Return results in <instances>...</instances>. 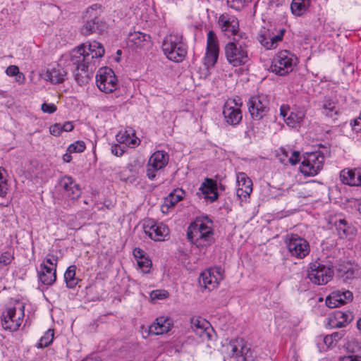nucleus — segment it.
<instances>
[{
	"mask_svg": "<svg viewBox=\"0 0 361 361\" xmlns=\"http://www.w3.org/2000/svg\"><path fill=\"white\" fill-rule=\"evenodd\" d=\"M103 45L97 41L82 44L75 48L71 53V62L73 66V76L80 85L88 82L98 60L104 54Z\"/></svg>",
	"mask_w": 361,
	"mask_h": 361,
	"instance_id": "nucleus-1",
	"label": "nucleus"
},
{
	"mask_svg": "<svg viewBox=\"0 0 361 361\" xmlns=\"http://www.w3.org/2000/svg\"><path fill=\"white\" fill-rule=\"evenodd\" d=\"M187 237L191 244L200 250H205L214 242L212 221L208 216L197 218L188 226Z\"/></svg>",
	"mask_w": 361,
	"mask_h": 361,
	"instance_id": "nucleus-2",
	"label": "nucleus"
},
{
	"mask_svg": "<svg viewBox=\"0 0 361 361\" xmlns=\"http://www.w3.org/2000/svg\"><path fill=\"white\" fill-rule=\"evenodd\" d=\"M224 51L227 62L232 67L243 66L250 61L247 46L236 37L226 44Z\"/></svg>",
	"mask_w": 361,
	"mask_h": 361,
	"instance_id": "nucleus-3",
	"label": "nucleus"
},
{
	"mask_svg": "<svg viewBox=\"0 0 361 361\" xmlns=\"http://www.w3.org/2000/svg\"><path fill=\"white\" fill-rule=\"evenodd\" d=\"M329 154V149L326 147L317 151L307 152L300 166V172L305 176H316L322 169L325 157Z\"/></svg>",
	"mask_w": 361,
	"mask_h": 361,
	"instance_id": "nucleus-4",
	"label": "nucleus"
},
{
	"mask_svg": "<svg viewBox=\"0 0 361 361\" xmlns=\"http://www.w3.org/2000/svg\"><path fill=\"white\" fill-rule=\"evenodd\" d=\"M161 47L164 55L174 62L183 61L187 54V46L183 41L182 35L178 34L166 36Z\"/></svg>",
	"mask_w": 361,
	"mask_h": 361,
	"instance_id": "nucleus-5",
	"label": "nucleus"
},
{
	"mask_svg": "<svg viewBox=\"0 0 361 361\" xmlns=\"http://www.w3.org/2000/svg\"><path fill=\"white\" fill-rule=\"evenodd\" d=\"M25 316V305L16 301L13 305L8 306L1 316V326L11 332L16 331L20 326Z\"/></svg>",
	"mask_w": 361,
	"mask_h": 361,
	"instance_id": "nucleus-6",
	"label": "nucleus"
},
{
	"mask_svg": "<svg viewBox=\"0 0 361 361\" xmlns=\"http://www.w3.org/2000/svg\"><path fill=\"white\" fill-rule=\"evenodd\" d=\"M334 274L333 265L331 263H324L317 259L309 264L307 278L314 285L326 284L333 279Z\"/></svg>",
	"mask_w": 361,
	"mask_h": 361,
	"instance_id": "nucleus-7",
	"label": "nucleus"
},
{
	"mask_svg": "<svg viewBox=\"0 0 361 361\" xmlns=\"http://www.w3.org/2000/svg\"><path fill=\"white\" fill-rule=\"evenodd\" d=\"M297 61V57L290 51L282 50L273 59L270 70L279 75H286L293 71Z\"/></svg>",
	"mask_w": 361,
	"mask_h": 361,
	"instance_id": "nucleus-8",
	"label": "nucleus"
},
{
	"mask_svg": "<svg viewBox=\"0 0 361 361\" xmlns=\"http://www.w3.org/2000/svg\"><path fill=\"white\" fill-rule=\"evenodd\" d=\"M285 243L290 256L298 259L306 257L310 252L309 242L296 233L286 236Z\"/></svg>",
	"mask_w": 361,
	"mask_h": 361,
	"instance_id": "nucleus-9",
	"label": "nucleus"
},
{
	"mask_svg": "<svg viewBox=\"0 0 361 361\" xmlns=\"http://www.w3.org/2000/svg\"><path fill=\"white\" fill-rule=\"evenodd\" d=\"M169 156L164 150H157L154 152L149 157L146 165V176L154 180L169 163Z\"/></svg>",
	"mask_w": 361,
	"mask_h": 361,
	"instance_id": "nucleus-10",
	"label": "nucleus"
},
{
	"mask_svg": "<svg viewBox=\"0 0 361 361\" xmlns=\"http://www.w3.org/2000/svg\"><path fill=\"white\" fill-rule=\"evenodd\" d=\"M217 27L221 32L228 37L239 36L243 38L244 33H240L239 20L238 18L229 13H223L217 18Z\"/></svg>",
	"mask_w": 361,
	"mask_h": 361,
	"instance_id": "nucleus-11",
	"label": "nucleus"
},
{
	"mask_svg": "<svg viewBox=\"0 0 361 361\" xmlns=\"http://www.w3.org/2000/svg\"><path fill=\"white\" fill-rule=\"evenodd\" d=\"M336 270L339 280L347 284H352L354 281L360 279L361 274L358 264L348 260L340 261Z\"/></svg>",
	"mask_w": 361,
	"mask_h": 361,
	"instance_id": "nucleus-12",
	"label": "nucleus"
},
{
	"mask_svg": "<svg viewBox=\"0 0 361 361\" xmlns=\"http://www.w3.org/2000/svg\"><path fill=\"white\" fill-rule=\"evenodd\" d=\"M96 83L103 92L111 93L118 87V79L114 71L109 67L99 69L96 75Z\"/></svg>",
	"mask_w": 361,
	"mask_h": 361,
	"instance_id": "nucleus-13",
	"label": "nucleus"
},
{
	"mask_svg": "<svg viewBox=\"0 0 361 361\" xmlns=\"http://www.w3.org/2000/svg\"><path fill=\"white\" fill-rule=\"evenodd\" d=\"M232 356L237 361H258L257 353L251 349L243 338H236L229 343Z\"/></svg>",
	"mask_w": 361,
	"mask_h": 361,
	"instance_id": "nucleus-14",
	"label": "nucleus"
},
{
	"mask_svg": "<svg viewBox=\"0 0 361 361\" xmlns=\"http://www.w3.org/2000/svg\"><path fill=\"white\" fill-rule=\"evenodd\" d=\"M248 111L254 120H261L269 111V100L266 95L251 97L247 103Z\"/></svg>",
	"mask_w": 361,
	"mask_h": 361,
	"instance_id": "nucleus-15",
	"label": "nucleus"
},
{
	"mask_svg": "<svg viewBox=\"0 0 361 361\" xmlns=\"http://www.w3.org/2000/svg\"><path fill=\"white\" fill-rule=\"evenodd\" d=\"M240 99H228L224 106L223 116L226 123L235 126L238 125L243 118L240 107Z\"/></svg>",
	"mask_w": 361,
	"mask_h": 361,
	"instance_id": "nucleus-16",
	"label": "nucleus"
},
{
	"mask_svg": "<svg viewBox=\"0 0 361 361\" xmlns=\"http://www.w3.org/2000/svg\"><path fill=\"white\" fill-rule=\"evenodd\" d=\"M143 230L152 240L154 241L165 240L169 235L168 226L161 222H156L154 219H147L143 222Z\"/></svg>",
	"mask_w": 361,
	"mask_h": 361,
	"instance_id": "nucleus-17",
	"label": "nucleus"
},
{
	"mask_svg": "<svg viewBox=\"0 0 361 361\" xmlns=\"http://www.w3.org/2000/svg\"><path fill=\"white\" fill-rule=\"evenodd\" d=\"M219 54V44L216 35L213 30L208 32L207 35L206 53L204 58V65L213 67L217 62Z\"/></svg>",
	"mask_w": 361,
	"mask_h": 361,
	"instance_id": "nucleus-18",
	"label": "nucleus"
},
{
	"mask_svg": "<svg viewBox=\"0 0 361 361\" xmlns=\"http://www.w3.org/2000/svg\"><path fill=\"white\" fill-rule=\"evenodd\" d=\"M58 190L65 199L76 200L81 195L79 185L69 176L62 177L57 185Z\"/></svg>",
	"mask_w": 361,
	"mask_h": 361,
	"instance_id": "nucleus-19",
	"label": "nucleus"
},
{
	"mask_svg": "<svg viewBox=\"0 0 361 361\" xmlns=\"http://www.w3.org/2000/svg\"><path fill=\"white\" fill-rule=\"evenodd\" d=\"M224 279V271L221 267H214L204 271L200 276V283L209 290L217 287Z\"/></svg>",
	"mask_w": 361,
	"mask_h": 361,
	"instance_id": "nucleus-20",
	"label": "nucleus"
},
{
	"mask_svg": "<svg viewBox=\"0 0 361 361\" xmlns=\"http://www.w3.org/2000/svg\"><path fill=\"white\" fill-rule=\"evenodd\" d=\"M271 32L269 29L264 28L260 31L258 36V40L260 44L267 49H272L276 48L278 43L283 39L285 30L279 29Z\"/></svg>",
	"mask_w": 361,
	"mask_h": 361,
	"instance_id": "nucleus-21",
	"label": "nucleus"
},
{
	"mask_svg": "<svg viewBox=\"0 0 361 361\" xmlns=\"http://www.w3.org/2000/svg\"><path fill=\"white\" fill-rule=\"evenodd\" d=\"M353 300V294L351 291L345 289H341L332 291L325 300L326 305L329 308H336Z\"/></svg>",
	"mask_w": 361,
	"mask_h": 361,
	"instance_id": "nucleus-22",
	"label": "nucleus"
},
{
	"mask_svg": "<svg viewBox=\"0 0 361 361\" xmlns=\"http://www.w3.org/2000/svg\"><path fill=\"white\" fill-rule=\"evenodd\" d=\"M280 115L289 127L297 128L303 121L305 112L301 109L289 111L288 107L283 105L280 109Z\"/></svg>",
	"mask_w": 361,
	"mask_h": 361,
	"instance_id": "nucleus-23",
	"label": "nucleus"
},
{
	"mask_svg": "<svg viewBox=\"0 0 361 361\" xmlns=\"http://www.w3.org/2000/svg\"><path fill=\"white\" fill-rule=\"evenodd\" d=\"M276 157L279 161L286 166L295 165L300 160V152L293 149L290 146L280 147L277 151Z\"/></svg>",
	"mask_w": 361,
	"mask_h": 361,
	"instance_id": "nucleus-24",
	"label": "nucleus"
},
{
	"mask_svg": "<svg viewBox=\"0 0 361 361\" xmlns=\"http://www.w3.org/2000/svg\"><path fill=\"white\" fill-rule=\"evenodd\" d=\"M341 181L350 186H361V168L344 169L340 172Z\"/></svg>",
	"mask_w": 361,
	"mask_h": 361,
	"instance_id": "nucleus-25",
	"label": "nucleus"
},
{
	"mask_svg": "<svg viewBox=\"0 0 361 361\" xmlns=\"http://www.w3.org/2000/svg\"><path fill=\"white\" fill-rule=\"evenodd\" d=\"M173 326V322L169 317L161 316L156 319L149 328V333L154 335H161L168 333Z\"/></svg>",
	"mask_w": 361,
	"mask_h": 361,
	"instance_id": "nucleus-26",
	"label": "nucleus"
},
{
	"mask_svg": "<svg viewBox=\"0 0 361 361\" xmlns=\"http://www.w3.org/2000/svg\"><path fill=\"white\" fill-rule=\"evenodd\" d=\"M191 329L203 341L210 340V324L201 317H195L191 319Z\"/></svg>",
	"mask_w": 361,
	"mask_h": 361,
	"instance_id": "nucleus-27",
	"label": "nucleus"
},
{
	"mask_svg": "<svg viewBox=\"0 0 361 361\" xmlns=\"http://www.w3.org/2000/svg\"><path fill=\"white\" fill-rule=\"evenodd\" d=\"M237 196L241 200L246 199L252 191V183L251 179L247 177L245 173H238L237 174Z\"/></svg>",
	"mask_w": 361,
	"mask_h": 361,
	"instance_id": "nucleus-28",
	"label": "nucleus"
},
{
	"mask_svg": "<svg viewBox=\"0 0 361 361\" xmlns=\"http://www.w3.org/2000/svg\"><path fill=\"white\" fill-rule=\"evenodd\" d=\"M200 190L204 195V198L209 202L212 203L218 200V185L216 180L206 178L202 183Z\"/></svg>",
	"mask_w": 361,
	"mask_h": 361,
	"instance_id": "nucleus-29",
	"label": "nucleus"
},
{
	"mask_svg": "<svg viewBox=\"0 0 361 361\" xmlns=\"http://www.w3.org/2000/svg\"><path fill=\"white\" fill-rule=\"evenodd\" d=\"M150 36L141 32H134L128 36L129 46L135 49H144L151 44Z\"/></svg>",
	"mask_w": 361,
	"mask_h": 361,
	"instance_id": "nucleus-30",
	"label": "nucleus"
},
{
	"mask_svg": "<svg viewBox=\"0 0 361 361\" xmlns=\"http://www.w3.org/2000/svg\"><path fill=\"white\" fill-rule=\"evenodd\" d=\"M66 74L67 73L65 69L57 64L47 70L45 80L52 84H59L65 80Z\"/></svg>",
	"mask_w": 361,
	"mask_h": 361,
	"instance_id": "nucleus-31",
	"label": "nucleus"
},
{
	"mask_svg": "<svg viewBox=\"0 0 361 361\" xmlns=\"http://www.w3.org/2000/svg\"><path fill=\"white\" fill-rule=\"evenodd\" d=\"M116 140L121 144L134 148L140 145V140L135 135L134 130L131 128L125 130H121L116 135Z\"/></svg>",
	"mask_w": 361,
	"mask_h": 361,
	"instance_id": "nucleus-32",
	"label": "nucleus"
},
{
	"mask_svg": "<svg viewBox=\"0 0 361 361\" xmlns=\"http://www.w3.org/2000/svg\"><path fill=\"white\" fill-rule=\"evenodd\" d=\"M353 319V316L349 312L336 311L329 318V324L331 328H342L349 324Z\"/></svg>",
	"mask_w": 361,
	"mask_h": 361,
	"instance_id": "nucleus-33",
	"label": "nucleus"
},
{
	"mask_svg": "<svg viewBox=\"0 0 361 361\" xmlns=\"http://www.w3.org/2000/svg\"><path fill=\"white\" fill-rule=\"evenodd\" d=\"M56 269L54 267H48L45 264L40 265V271L38 272L39 281L45 286L52 285L56 280Z\"/></svg>",
	"mask_w": 361,
	"mask_h": 361,
	"instance_id": "nucleus-34",
	"label": "nucleus"
},
{
	"mask_svg": "<svg viewBox=\"0 0 361 361\" xmlns=\"http://www.w3.org/2000/svg\"><path fill=\"white\" fill-rule=\"evenodd\" d=\"M334 226L338 235L341 238L350 237L355 233V228L350 226L344 219L340 218L336 219L334 222Z\"/></svg>",
	"mask_w": 361,
	"mask_h": 361,
	"instance_id": "nucleus-35",
	"label": "nucleus"
},
{
	"mask_svg": "<svg viewBox=\"0 0 361 361\" xmlns=\"http://www.w3.org/2000/svg\"><path fill=\"white\" fill-rule=\"evenodd\" d=\"M322 114L326 116L334 118L339 113L337 99L333 97L325 98L322 102Z\"/></svg>",
	"mask_w": 361,
	"mask_h": 361,
	"instance_id": "nucleus-36",
	"label": "nucleus"
},
{
	"mask_svg": "<svg viewBox=\"0 0 361 361\" xmlns=\"http://www.w3.org/2000/svg\"><path fill=\"white\" fill-rule=\"evenodd\" d=\"M185 191L182 189L177 188L173 190L164 200V204L161 206V211L164 212V208L169 209L173 207L176 203L183 199Z\"/></svg>",
	"mask_w": 361,
	"mask_h": 361,
	"instance_id": "nucleus-37",
	"label": "nucleus"
},
{
	"mask_svg": "<svg viewBox=\"0 0 361 361\" xmlns=\"http://www.w3.org/2000/svg\"><path fill=\"white\" fill-rule=\"evenodd\" d=\"M311 5V0H293L290 4L291 12L296 16L305 14Z\"/></svg>",
	"mask_w": 361,
	"mask_h": 361,
	"instance_id": "nucleus-38",
	"label": "nucleus"
},
{
	"mask_svg": "<svg viewBox=\"0 0 361 361\" xmlns=\"http://www.w3.org/2000/svg\"><path fill=\"white\" fill-rule=\"evenodd\" d=\"M104 27V23L87 19L81 28V32L85 35H90L96 32H100Z\"/></svg>",
	"mask_w": 361,
	"mask_h": 361,
	"instance_id": "nucleus-39",
	"label": "nucleus"
},
{
	"mask_svg": "<svg viewBox=\"0 0 361 361\" xmlns=\"http://www.w3.org/2000/svg\"><path fill=\"white\" fill-rule=\"evenodd\" d=\"M75 274L76 267L75 265L69 266L64 273V280L68 288H74L80 281V279L75 276Z\"/></svg>",
	"mask_w": 361,
	"mask_h": 361,
	"instance_id": "nucleus-40",
	"label": "nucleus"
},
{
	"mask_svg": "<svg viewBox=\"0 0 361 361\" xmlns=\"http://www.w3.org/2000/svg\"><path fill=\"white\" fill-rule=\"evenodd\" d=\"M104 12L103 6L99 4H94L89 6L85 11V17L87 19L94 20L103 23L99 16Z\"/></svg>",
	"mask_w": 361,
	"mask_h": 361,
	"instance_id": "nucleus-41",
	"label": "nucleus"
},
{
	"mask_svg": "<svg viewBox=\"0 0 361 361\" xmlns=\"http://www.w3.org/2000/svg\"><path fill=\"white\" fill-rule=\"evenodd\" d=\"M54 336V330L51 329H48L39 339L37 347L39 348H43L49 346L53 341Z\"/></svg>",
	"mask_w": 361,
	"mask_h": 361,
	"instance_id": "nucleus-42",
	"label": "nucleus"
},
{
	"mask_svg": "<svg viewBox=\"0 0 361 361\" xmlns=\"http://www.w3.org/2000/svg\"><path fill=\"white\" fill-rule=\"evenodd\" d=\"M13 255V251L11 248L4 251L0 255V267L10 264L14 259Z\"/></svg>",
	"mask_w": 361,
	"mask_h": 361,
	"instance_id": "nucleus-43",
	"label": "nucleus"
},
{
	"mask_svg": "<svg viewBox=\"0 0 361 361\" xmlns=\"http://www.w3.org/2000/svg\"><path fill=\"white\" fill-rule=\"evenodd\" d=\"M138 267L144 274H148L150 272L152 262L151 259L147 257H144L137 261Z\"/></svg>",
	"mask_w": 361,
	"mask_h": 361,
	"instance_id": "nucleus-44",
	"label": "nucleus"
},
{
	"mask_svg": "<svg viewBox=\"0 0 361 361\" xmlns=\"http://www.w3.org/2000/svg\"><path fill=\"white\" fill-rule=\"evenodd\" d=\"M86 146L83 141L78 140L68 147V151L72 153H81L84 152Z\"/></svg>",
	"mask_w": 361,
	"mask_h": 361,
	"instance_id": "nucleus-45",
	"label": "nucleus"
},
{
	"mask_svg": "<svg viewBox=\"0 0 361 361\" xmlns=\"http://www.w3.org/2000/svg\"><path fill=\"white\" fill-rule=\"evenodd\" d=\"M252 0H228V4L230 7L236 10L240 11Z\"/></svg>",
	"mask_w": 361,
	"mask_h": 361,
	"instance_id": "nucleus-46",
	"label": "nucleus"
},
{
	"mask_svg": "<svg viewBox=\"0 0 361 361\" xmlns=\"http://www.w3.org/2000/svg\"><path fill=\"white\" fill-rule=\"evenodd\" d=\"M168 296L169 293L165 290H155L150 294V297L153 300L165 299Z\"/></svg>",
	"mask_w": 361,
	"mask_h": 361,
	"instance_id": "nucleus-47",
	"label": "nucleus"
},
{
	"mask_svg": "<svg viewBox=\"0 0 361 361\" xmlns=\"http://www.w3.org/2000/svg\"><path fill=\"white\" fill-rule=\"evenodd\" d=\"M58 262V257L54 255H48L44 259L42 264H45L48 267H54V269H56Z\"/></svg>",
	"mask_w": 361,
	"mask_h": 361,
	"instance_id": "nucleus-48",
	"label": "nucleus"
},
{
	"mask_svg": "<svg viewBox=\"0 0 361 361\" xmlns=\"http://www.w3.org/2000/svg\"><path fill=\"white\" fill-rule=\"evenodd\" d=\"M41 109L44 113L53 114L57 108L54 104L44 102L42 104Z\"/></svg>",
	"mask_w": 361,
	"mask_h": 361,
	"instance_id": "nucleus-49",
	"label": "nucleus"
},
{
	"mask_svg": "<svg viewBox=\"0 0 361 361\" xmlns=\"http://www.w3.org/2000/svg\"><path fill=\"white\" fill-rule=\"evenodd\" d=\"M50 133L54 136H59L63 132L61 123H55L49 128Z\"/></svg>",
	"mask_w": 361,
	"mask_h": 361,
	"instance_id": "nucleus-50",
	"label": "nucleus"
},
{
	"mask_svg": "<svg viewBox=\"0 0 361 361\" xmlns=\"http://www.w3.org/2000/svg\"><path fill=\"white\" fill-rule=\"evenodd\" d=\"M19 72L18 67L15 65L9 66L6 70V75L11 77L16 76Z\"/></svg>",
	"mask_w": 361,
	"mask_h": 361,
	"instance_id": "nucleus-51",
	"label": "nucleus"
},
{
	"mask_svg": "<svg viewBox=\"0 0 361 361\" xmlns=\"http://www.w3.org/2000/svg\"><path fill=\"white\" fill-rule=\"evenodd\" d=\"M125 150L119 145H114L111 146V152L116 156H122Z\"/></svg>",
	"mask_w": 361,
	"mask_h": 361,
	"instance_id": "nucleus-52",
	"label": "nucleus"
},
{
	"mask_svg": "<svg viewBox=\"0 0 361 361\" xmlns=\"http://www.w3.org/2000/svg\"><path fill=\"white\" fill-rule=\"evenodd\" d=\"M352 128L355 132L361 133V114L357 118L354 120Z\"/></svg>",
	"mask_w": 361,
	"mask_h": 361,
	"instance_id": "nucleus-53",
	"label": "nucleus"
},
{
	"mask_svg": "<svg viewBox=\"0 0 361 361\" xmlns=\"http://www.w3.org/2000/svg\"><path fill=\"white\" fill-rule=\"evenodd\" d=\"M133 254L137 261L138 259L145 257V252L139 247L135 248L133 251Z\"/></svg>",
	"mask_w": 361,
	"mask_h": 361,
	"instance_id": "nucleus-54",
	"label": "nucleus"
},
{
	"mask_svg": "<svg viewBox=\"0 0 361 361\" xmlns=\"http://www.w3.org/2000/svg\"><path fill=\"white\" fill-rule=\"evenodd\" d=\"M8 190L7 181H0V196L4 197Z\"/></svg>",
	"mask_w": 361,
	"mask_h": 361,
	"instance_id": "nucleus-55",
	"label": "nucleus"
},
{
	"mask_svg": "<svg viewBox=\"0 0 361 361\" xmlns=\"http://www.w3.org/2000/svg\"><path fill=\"white\" fill-rule=\"evenodd\" d=\"M63 132H71L73 130L74 126L72 122H65L63 124H61Z\"/></svg>",
	"mask_w": 361,
	"mask_h": 361,
	"instance_id": "nucleus-56",
	"label": "nucleus"
},
{
	"mask_svg": "<svg viewBox=\"0 0 361 361\" xmlns=\"http://www.w3.org/2000/svg\"><path fill=\"white\" fill-rule=\"evenodd\" d=\"M341 361H361V356L348 355L342 357Z\"/></svg>",
	"mask_w": 361,
	"mask_h": 361,
	"instance_id": "nucleus-57",
	"label": "nucleus"
},
{
	"mask_svg": "<svg viewBox=\"0 0 361 361\" xmlns=\"http://www.w3.org/2000/svg\"><path fill=\"white\" fill-rule=\"evenodd\" d=\"M343 336H344L343 331H341L338 332H334L331 334V336H332V338L334 342H337L338 341L341 340Z\"/></svg>",
	"mask_w": 361,
	"mask_h": 361,
	"instance_id": "nucleus-58",
	"label": "nucleus"
},
{
	"mask_svg": "<svg viewBox=\"0 0 361 361\" xmlns=\"http://www.w3.org/2000/svg\"><path fill=\"white\" fill-rule=\"evenodd\" d=\"M324 343L327 347H331L334 345V341L331 335H327L324 338Z\"/></svg>",
	"mask_w": 361,
	"mask_h": 361,
	"instance_id": "nucleus-59",
	"label": "nucleus"
},
{
	"mask_svg": "<svg viewBox=\"0 0 361 361\" xmlns=\"http://www.w3.org/2000/svg\"><path fill=\"white\" fill-rule=\"evenodd\" d=\"M81 361H102V359L94 355H90L89 356H87L84 359H82Z\"/></svg>",
	"mask_w": 361,
	"mask_h": 361,
	"instance_id": "nucleus-60",
	"label": "nucleus"
},
{
	"mask_svg": "<svg viewBox=\"0 0 361 361\" xmlns=\"http://www.w3.org/2000/svg\"><path fill=\"white\" fill-rule=\"evenodd\" d=\"M71 154L72 152H69L68 150L66 152V153H65L63 157H62V159H63V161L65 162V163H69L71 162V161L72 160V156H71Z\"/></svg>",
	"mask_w": 361,
	"mask_h": 361,
	"instance_id": "nucleus-61",
	"label": "nucleus"
},
{
	"mask_svg": "<svg viewBox=\"0 0 361 361\" xmlns=\"http://www.w3.org/2000/svg\"><path fill=\"white\" fill-rule=\"evenodd\" d=\"M6 171L0 167V181H7L5 176Z\"/></svg>",
	"mask_w": 361,
	"mask_h": 361,
	"instance_id": "nucleus-62",
	"label": "nucleus"
},
{
	"mask_svg": "<svg viewBox=\"0 0 361 361\" xmlns=\"http://www.w3.org/2000/svg\"><path fill=\"white\" fill-rule=\"evenodd\" d=\"M16 81H18L19 82H22L25 80V76L22 73L19 72V73H18V75H16Z\"/></svg>",
	"mask_w": 361,
	"mask_h": 361,
	"instance_id": "nucleus-63",
	"label": "nucleus"
},
{
	"mask_svg": "<svg viewBox=\"0 0 361 361\" xmlns=\"http://www.w3.org/2000/svg\"><path fill=\"white\" fill-rule=\"evenodd\" d=\"M356 208L358 210V212H360V214H361V201L358 202L356 204Z\"/></svg>",
	"mask_w": 361,
	"mask_h": 361,
	"instance_id": "nucleus-64",
	"label": "nucleus"
}]
</instances>
